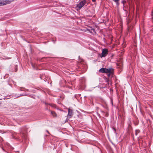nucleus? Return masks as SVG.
Returning <instances> with one entry per match:
<instances>
[{
    "instance_id": "f257e3e1",
    "label": "nucleus",
    "mask_w": 153,
    "mask_h": 153,
    "mask_svg": "<svg viewBox=\"0 0 153 153\" xmlns=\"http://www.w3.org/2000/svg\"><path fill=\"white\" fill-rule=\"evenodd\" d=\"M111 69H112V68L107 69L105 68H102L99 70V71L101 73H107L108 76H110L111 74L112 73Z\"/></svg>"
},
{
    "instance_id": "f03ea898",
    "label": "nucleus",
    "mask_w": 153,
    "mask_h": 153,
    "mask_svg": "<svg viewBox=\"0 0 153 153\" xmlns=\"http://www.w3.org/2000/svg\"><path fill=\"white\" fill-rule=\"evenodd\" d=\"M86 1L84 0L80 2L77 4V7L79 9H80L86 4Z\"/></svg>"
},
{
    "instance_id": "7ed1b4c3",
    "label": "nucleus",
    "mask_w": 153,
    "mask_h": 153,
    "mask_svg": "<svg viewBox=\"0 0 153 153\" xmlns=\"http://www.w3.org/2000/svg\"><path fill=\"white\" fill-rule=\"evenodd\" d=\"M108 50L106 49H102V53L101 57H105L108 53Z\"/></svg>"
},
{
    "instance_id": "20e7f679",
    "label": "nucleus",
    "mask_w": 153,
    "mask_h": 153,
    "mask_svg": "<svg viewBox=\"0 0 153 153\" xmlns=\"http://www.w3.org/2000/svg\"><path fill=\"white\" fill-rule=\"evenodd\" d=\"M11 2L10 1L8 0H6L4 1H1L0 2V6H3L6 4H9Z\"/></svg>"
},
{
    "instance_id": "39448f33",
    "label": "nucleus",
    "mask_w": 153,
    "mask_h": 153,
    "mask_svg": "<svg viewBox=\"0 0 153 153\" xmlns=\"http://www.w3.org/2000/svg\"><path fill=\"white\" fill-rule=\"evenodd\" d=\"M21 136L24 139H26L27 137L26 134L25 133H24L22 131L21 132Z\"/></svg>"
},
{
    "instance_id": "423d86ee",
    "label": "nucleus",
    "mask_w": 153,
    "mask_h": 153,
    "mask_svg": "<svg viewBox=\"0 0 153 153\" xmlns=\"http://www.w3.org/2000/svg\"><path fill=\"white\" fill-rule=\"evenodd\" d=\"M72 115V110L70 109H69L68 110V116L71 117Z\"/></svg>"
},
{
    "instance_id": "0eeeda50",
    "label": "nucleus",
    "mask_w": 153,
    "mask_h": 153,
    "mask_svg": "<svg viewBox=\"0 0 153 153\" xmlns=\"http://www.w3.org/2000/svg\"><path fill=\"white\" fill-rule=\"evenodd\" d=\"M51 113L53 117H57V115L55 112L51 111Z\"/></svg>"
},
{
    "instance_id": "6e6552de",
    "label": "nucleus",
    "mask_w": 153,
    "mask_h": 153,
    "mask_svg": "<svg viewBox=\"0 0 153 153\" xmlns=\"http://www.w3.org/2000/svg\"><path fill=\"white\" fill-rule=\"evenodd\" d=\"M32 67H33V68L35 69L36 68V65H34L33 64H32Z\"/></svg>"
},
{
    "instance_id": "1a4fd4ad",
    "label": "nucleus",
    "mask_w": 153,
    "mask_h": 153,
    "mask_svg": "<svg viewBox=\"0 0 153 153\" xmlns=\"http://www.w3.org/2000/svg\"><path fill=\"white\" fill-rule=\"evenodd\" d=\"M113 0L114 1L116 2H117L118 1H119V0Z\"/></svg>"
},
{
    "instance_id": "9d476101",
    "label": "nucleus",
    "mask_w": 153,
    "mask_h": 153,
    "mask_svg": "<svg viewBox=\"0 0 153 153\" xmlns=\"http://www.w3.org/2000/svg\"><path fill=\"white\" fill-rule=\"evenodd\" d=\"M126 2V1L125 0L124 1V0H123L122 1V3L124 4Z\"/></svg>"
},
{
    "instance_id": "9b49d317",
    "label": "nucleus",
    "mask_w": 153,
    "mask_h": 153,
    "mask_svg": "<svg viewBox=\"0 0 153 153\" xmlns=\"http://www.w3.org/2000/svg\"><path fill=\"white\" fill-rule=\"evenodd\" d=\"M25 95H23V94H21L19 96H18L17 97H18L19 96H24Z\"/></svg>"
},
{
    "instance_id": "f8f14e48",
    "label": "nucleus",
    "mask_w": 153,
    "mask_h": 153,
    "mask_svg": "<svg viewBox=\"0 0 153 153\" xmlns=\"http://www.w3.org/2000/svg\"><path fill=\"white\" fill-rule=\"evenodd\" d=\"M105 115H106V117L108 116V113H106V114Z\"/></svg>"
},
{
    "instance_id": "ddd939ff",
    "label": "nucleus",
    "mask_w": 153,
    "mask_h": 153,
    "mask_svg": "<svg viewBox=\"0 0 153 153\" xmlns=\"http://www.w3.org/2000/svg\"><path fill=\"white\" fill-rule=\"evenodd\" d=\"M113 128V129L114 130V131H115V132H116V129H115V128Z\"/></svg>"
},
{
    "instance_id": "4468645a",
    "label": "nucleus",
    "mask_w": 153,
    "mask_h": 153,
    "mask_svg": "<svg viewBox=\"0 0 153 153\" xmlns=\"http://www.w3.org/2000/svg\"><path fill=\"white\" fill-rule=\"evenodd\" d=\"M136 132H137V133H138L139 132V130H136Z\"/></svg>"
},
{
    "instance_id": "2eb2a0df",
    "label": "nucleus",
    "mask_w": 153,
    "mask_h": 153,
    "mask_svg": "<svg viewBox=\"0 0 153 153\" xmlns=\"http://www.w3.org/2000/svg\"><path fill=\"white\" fill-rule=\"evenodd\" d=\"M20 90L21 91H22V88H20Z\"/></svg>"
},
{
    "instance_id": "dca6fc26",
    "label": "nucleus",
    "mask_w": 153,
    "mask_h": 153,
    "mask_svg": "<svg viewBox=\"0 0 153 153\" xmlns=\"http://www.w3.org/2000/svg\"><path fill=\"white\" fill-rule=\"evenodd\" d=\"M92 0L93 2H95L96 0Z\"/></svg>"
},
{
    "instance_id": "f3484780",
    "label": "nucleus",
    "mask_w": 153,
    "mask_h": 153,
    "mask_svg": "<svg viewBox=\"0 0 153 153\" xmlns=\"http://www.w3.org/2000/svg\"><path fill=\"white\" fill-rule=\"evenodd\" d=\"M46 131L48 133V134H49V133L48 130H47Z\"/></svg>"
},
{
    "instance_id": "a211bd4d",
    "label": "nucleus",
    "mask_w": 153,
    "mask_h": 153,
    "mask_svg": "<svg viewBox=\"0 0 153 153\" xmlns=\"http://www.w3.org/2000/svg\"><path fill=\"white\" fill-rule=\"evenodd\" d=\"M152 14L153 15V10H152Z\"/></svg>"
},
{
    "instance_id": "6ab92c4d",
    "label": "nucleus",
    "mask_w": 153,
    "mask_h": 153,
    "mask_svg": "<svg viewBox=\"0 0 153 153\" xmlns=\"http://www.w3.org/2000/svg\"><path fill=\"white\" fill-rule=\"evenodd\" d=\"M137 132H136V133H135V134H136V135H137Z\"/></svg>"
}]
</instances>
